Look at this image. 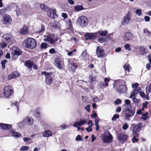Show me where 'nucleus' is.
Masks as SVG:
<instances>
[{
    "label": "nucleus",
    "mask_w": 151,
    "mask_h": 151,
    "mask_svg": "<svg viewBox=\"0 0 151 151\" xmlns=\"http://www.w3.org/2000/svg\"><path fill=\"white\" fill-rule=\"evenodd\" d=\"M98 36L97 33H87L85 35L86 40L94 39Z\"/></svg>",
    "instance_id": "obj_18"
},
{
    "label": "nucleus",
    "mask_w": 151,
    "mask_h": 151,
    "mask_svg": "<svg viewBox=\"0 0 151 151\" xmlns=\"http://www.w3.org/2000/svg\"><path fill=\"white\" fill-rule=\"evenodd\" d=\"M1 39L3 41H4L8 43L12 40L13 38L11 35L6 34L3 35Z\"/></svg>",
    "instance_id": "obj_15"
},
{
    "label": "nucleus",
    "mask_w": 151,
    "mask_h": 151,
    "mask_svg": "<svg viewBox=\"0 0 151 151\" xmlns=\"http://www.w3.org/2000/svg\"><path fill=\"white\" fill-rule=\"evenodd\" d=\"M11 17L8 14H5L3 16L2 22L3 24H10L12 22Z\"/></svg>",
    "instance_id": "obj_13"
},
{
    "label": "nucleus",
    "mask_w": 151,
    "mask_h": 151,
    "mask_svg": "<svg viewBox=\"0 0 151 151\" xmlns=\"http://www.w3.org/2000/svg\"><path fill=\"white\" fill-rule=\"evenodd\" d=\"M124 47L126 50L129 51H130L131 49V45L129 44H125L124 46Z\"/></svg>",
    "instance_id": "obj_38"
},
{
    "label": "nucleus",
    "mask_w": 151,
    "mask_h": 151,
    "mask_svg": "<svg viewBox=\"0 0 151 151\" xmlns=\"http://www.w3.org/2000/svg\"><path fill=\"white\" fill-rule=\"evenodd\" d=\"M41 74L45 76V82L47 84L50 85L52 83L53 78L50 76V73L43 71L42 72Z\"/></svg>",
    "instance_id": "obj_8"
},
{
    "label": "nucleus",
    "mask_w": 151,
    "mask_h": 151,
    "mask_svg": "<svg viewBox=\"0 0 151 151\" xmlns=\"http://www.w3.org/2000/svg\"><path fill=\"white\" fill-rule=\"evenodd\" d=\"M133 102L135 104V105L138 106L140 102V100L139 99L134 98L132 99Z\"/></svg>",
    "instance_id": "obj_29"
},
{
    "label": "nucleus",
    "mask_w": 151,
    "mask_h": 151,
    "mask_svg": "<svg viewBox=\"0 0 151 151\" xmlns=\"http://www.w3.org/2000/svg\"><path fill=\"white\" fill-rule=\"evenodd\" d=\"M134 37L133 35L130 32H125L122 37L123 40L124 41H127L132 40Z\"/></svg>",
    "instance_id": "obj_14"
},
{
    "label": "nucleus",
    "mask_w": 151,
    "mask_h": 151,
    "mask_svg": "<svg viewBox=\"0 0 151 151\" xmlns=\"http://www.w3.org/2000/svg\"><path fill=\"white\" fill-rule=\"evenodd\" d=\"M82 139L81 137L79 135H78L76 137L75 140L76 141H81Z\"/></svg>",
    "instance_id": "obj_57"
},
{
    "label": "nucleus",
    "mask_w": 151,
    "mask_h": 151,
    "mask_svg": "<svg viewBox=\"0 0 151 151\" xmlns=\"http://www.w3.org/2000/svg\"><path fill=\"white\" fill-rule=\"evenodd\" d=\"M91 126H88L86 128V129L87 132H92V131Z\"/></svg>",
    "instance_id": "obj_52"
},
{
    "label": "nucleus",
    "mask_w": 151,
    "mask_h": 151,
    "mask_svg": "<svg viewBox=\"0 0 151 151\" xmlns=\"http://www.w3.org/2000/svg\"><path fill=\"white\" fill-rule=\"evenodd\" d=\"M44 40L45 41L50 42L51 44H54L58 40V37L55 38L54 36L52 35L49 34L44 36Z\"/></svg>",
    "instance_id": "obj_10"
},
{
    "label": "nucleus",
    "mask_w": 151,
    "mask_h": 151,
    "mask_svg": "<svg viewBox=\"0 0 151 151\" xmlns=\"http://www.w3.org/2000/svg\"><path fill=\"white\" fill-rule=\"evenodd\" d=\"M15 11L16 12V14L17 16H19L21 15L20 9L17 6H16Z\"/></svg>",
    "instance_id": "obj_36"
},
{
    "label": "nucleus",
    "mask_w": 151,
    "mask_h": 151,
    "mask_svg": "<svg viewBox=\"0 0 151 151\" xmlns=\"http://www.w3.org/2000/svg\"><path fill=\"white\" fill-rule=\"evenodd\" d=\"M19 103L18 102H15L14 103H13L12 104V105L13 106H16L17 109V111H18L19 110Z\"/></svg>",
    "instance_id": "obj_54"
},
{
    "label": "nucleus",
    "mask_w": 151,
    "mask_h": 151,
    "mask_svg": "<svg viewBox=\"0 0 151 151\" xmlns=\"http://www.w3.org/2000/svg\"><path fill=\"white\" fill-rule=\"evenodd\" d=\"M96 55L98 58H101L105 55V52L101 47L97 46L96 49Z\"/></svg>",
    "instance_id": "obj_16"
},
{
    "label": "nucleus",
    "mask_w": 151,
    "mask_h": 151,
    "mask_svg": "<svg viewBox=\"0 0 151 151\" xmlns=\"http://www.w3.org/2000/svg\"><path fill=\"white\" fill-rule=\"evenodd\" d=\"M25 64L26 66L28 67L29 68H31L33 65V63L29 61H26Z\"/></svg>",
    "instance_id": "obj_33"
},
{
    "label": "nucleus",
    "mask_w": 151,
    "mask_h": 151,
    "mask_svg": "<svg viewBox=\"0 0 151 151\" xmlns=\"http://www.w3.org/2000/svg\"><path fill=\"white\" fill-rule=\"evenodd\" d=\"M86 55L87 53L86 52V51H84L81 54L80 58L82 60L86 58Z\"/></svg>",
    "instance_id": "obj_37"
},
{
    "label": "nucleus",
    "mask_w": 151,
    "mask_h": 151,
    "mask_svg": "<svg viewBox=\"0 0 151 151\" xmlns=\"http://www.w3.org/2000/svg\"><path fill=\"white\" fill-rule=\"evenodd\" d=\"M146 93L147 96L149 95V93H151V83L147 86L146 87Z\"/></svg>",
    "instance_id": "obj_28"
},
{
    "label": "nucleus",
    "mask_w": 151,
    "mask_h": 151,
    "mask_svg": "<svg viewBox=\"0 0 151 151\" xmlns=\"http://www.w3.org/2000/svg\"><path fill=\"white\" fill-rule=\"evenodd\" d=\"M98 34H99L100 35L102 36H105L108 33V31L106 30L104 31H99L97 32Z\"/></svg>",
    "instance_id": "obj_26"
},
{
    "label": "nucleus",
    "mask_w": 151,
    "mask_h": 151,
    "mask_svg": "<svg viewBox=\"0 0 151 151\" xmlns=\"http://www.w3.org/2000/svg\"><path fill=\"white\" fill-rule=\"evenodd\" d=\"M29 149V147L27 146H22L20 148V150L22 151H26Z\"/></svg>",
    "instance_id": "obj_39"
},
{
    "label": "nucleus",
    "mask_w": 151,
    "mask_h": 151,
    "mask_svg": "<svg viewBox=\"0 0 151 151\" xmlns=\"http://www.w3.org/2000/svg\"><path fill=\"white\" fill-rule=\"evenodd\" d=\"M66 25L68 27V29H73L72 23L70 20H69L67 22Z\"/></svg>",
    "instance_id": "obj_32"
},
{
    "label": "nucleus",
    "mask_w": 151,
    "mask_h": 151,
    "mask_svg": "<svg viewBox=\"0 0 151 151\" xmlns=\"http://www.w3.org/2000/svg\"><path fill=\"white\" fill-rule=\"evenodd\" d=\"M133 91L135 93H136V94H137L141 91V89L140 88H135L133 90Z\"/></svg>",
    "instance_id": "obj_47"
},
{
    "label": "nucleus",
    "mask_w": 151,
    "mask_h": 151,
    "mask_svg": "<svg viewBox=\"0 0 151 151\" xmlns=\"http://www.w3.org/2000/svg\"><path fill=\"white\" fill-rule=\"evenodd\" d=\"M52 135V132L49 130L45 131L42 134V135L44 137H51Z\"/></svg>",
    "instance_id": "obj_20"
},
{
    "label": "nucleus",
    "mask_w": 151,
    "mask_h": 151,
    "mask_svg": "<svg viewBox=\"0 0 151 151\" xmlns=\"http://www.w3.org/2000/svg\"><path fill=\"white\" fill-rule=\"evenodd\" d=\"M47 44L45 42L42 43L40 45L41 49H45L47 48Z\"/></svg>",
    "instance_id": "obj_40"
},
{
    "label": "nucleus",
    "mask_w": 151,
    "mask_h": 151,
    "mask_svg": "<svg viewBox=\"0 0 151 151\" xmlns=\"http://www.w3.org/2000/svg\"><path fill=\"white\" fill-rule=\"evenodd\" d=\"M76 22L80 27H85L87 25L88 21L86 17L84 16H81L77 19Z\"/></svg>",
    "instance_id": "obj_2"
},
{
    "label": "nucleus",
    "mask_w": 151,
    "mask_h": 151,
    "mask_svg": "<svg viewBox=\"0 0 151 151\" xmlns=\"http://www.w3.org/2000/svg\"><path fill=\"white\" fill-rule=\"evenodd\" d=\"M23 44L26 47L31 49L34 48L37 45V42L35 40L31 38L26 39Z\"/></svg>",
    "instance_id": "obj_1"
},
{
    "label": "nucleus",
    "mask_w": 151,
    "mask_h": 151,
    "mask_svg": "<svg viewBox=\"0 0 151 151\" xmlns=\"http://www.w3.org/2000/svg\"><path fill=\"white\" fill-rule=\"evenodd\" d=\"M87 123L88 125H89V126H93L94 125L93 122L91 120H89L88 122L87 121Z\"/></svg>",
    "instance_id": "obj_58"
},
{
    "label": "nucleus",
    "mask_w": 151,
    "mask_h": 151,
    "mask_svg": "<svg viewBox=\"0 0 151 151\" xmlns=\"http://www.w3.org/2000/svg\"><path fill=\"white\" fill-rule=\"evenodd\" d=\"M87 122V120L86 118L81 119L74 123L73 126L75 127H77L78 126H81L86 124Z\"/></svg>",
    "instance_id": "obj_12"
},
{
    "label": "nucleus",
    "mask_w": 151,
    "mask_h": 151,
    "mask_svg": "<svg viewBox=\"0 0 151 151\" xmlns=\"http://www.w3.org/2000/svg\"><path fill=\"white\" fill-rule=\"evenodd\" d=\"M0 127L2 129L6 130L11 128L12 126L10 124L1 123Z\"/></svg>",
    "instance_id": "obj_22"
},
{
    "label": "nucleus",
    "mask_w": 151,
    "mask_h": 151,
    "mask_svg": "<svg viewBox=\"0 0 151 151\" xmlns=\"http://www.w3.org/2000/svg\"><path fill=\"white\" fill-rule=\"evenodd\" d=\"M68 62L69 70L73 72H74L77 67V65L73 62L72 59H68Z\"/></svg>",
    "instance_id": "obj_11"
},
{
    "label": "nucleus",
    "mask_w": 151,
    "mask_h": 151,
    "mask_svg": "<svg viewBox=\"0 0 151 151\" xmlns=\"http://www.w3.org/2000/svg\"><path fill=\"white\" fill-rule=\"evenodd\" d=\"M127 136L124 133L119 134L117 136L118 141L120 143H123L126 141Z\"/></svg>",
    "instance_id": "obj_17"
},
{
    "label": "nucleus",
    "mask_w": 151,
    "mask_h": 151,
    "mask_svg": "<svg viewBox=\"0 0 151 151\" xmlns=\"http://www.w3.org/2000/svg\"><path fill=\"white\" fill-rule=\"evenodd\" d=\"M91 105L89 104L87 105L86 106L85 108V109L88 112H89L90 111V107Z\"/></svg>",
    "instance_id": "obj_60"
},
{
    "label": "nucleus",
    "mask_w": 151,
    "mask_h": 151,
    "mask_svg": "<svg viewBox=\"0 0 151 151\" xmlns=\"http://www.w3.org/2000/svg\"><path fill=\"white\" fill-rule=\"evenodd\" d=\"M143 32L146 35L148 36L150 34V32L147 29H145L143 30Z\"/></svg>",
    "instance_id": "obj_56"
},
{
    "label": "nucleus",
    "mask_w": 151,
    "mask_h": 151,
    "mask_svg": "<svg viewBox=\"0 0 151 151\" xmlns=\"http://www.w3.org/2000/svg\"><path fill=\"white\" fill-rule=\"evenodd\" d=\"M119 117V115L118 114H114L112 118V120L113 121H114L116 120Z\"/></svg>",
    "instance_id": "obj_51"
},
{
    "label": "nucleus",
    "mask_w": 151,
    "mask_h": 151,
    "mask_svg": "<svg viewBox=\"0 0 151 151\" xmlns=\"http://www.w3.org/2000/svg\"><path fill=\"white\" fill-rule=\"evenodd\" d=\"M136 137H133V138L132 139V141L133 143L136 142L138 141V139Z\"/></svg>",
    "instance_id": "obj_63"
},
{
    "label": "nucleus",
    "mask_w": 151,
    "mask_h": 151,
    "mask_svg": "<svg viewBox=\"0 0 151 151\" xmlns=\"http://www.w3.org/2000/svg\"><path fill=\"white\" fill-rule=\"evenodd\" d=\"M97 116V114L95 112L93 114L91 115V118L92 119H95V118Z\"/></svg>",
    "instance_id": "obj_64"
},
{
    "label": "nucleus",
    "mask_w": 151,
    "mask_h": 151,
    "mask_svg": "<svg viewBox=\"0 0 151 151\" xmlns=\"http://www.w3.org/2000/svg\"><path fill=\"white\" fill-rule=\"evenodd\" d=\"M139 95L142 98H145V94L144 92L143 91L140 92L139 93Z\"/></svg>",
    "instance_id": "obj_62"
},
{
    "label": "nucleus",
    "mask_w": 151,
    "mask_h": 151,
    "mask_svg": "<svg viewBox=\"0 0 151 151\" xmlns=\"http://www.w3.org/2000/svg\"><path fill=\"white\" fill-rule=\"evenodd\" d=\"M7 44L4 41H3L1 39V42H0V48H2L6 47Z\"/></svg>",
    "instance_id": "obj_31"
},
{
    "label": "nucleus",
    "mask_w": 151,
    "mask_h": 151,
    "mask_svg": "<svg viewBox=\"0 0 151 151\" xmlns=\"http://www.w3.org/2000/svg\"><path fill=\"white\" fill-rule=\"evenodd\" d=\"M148 117V113L147 112H146L145 114H142L141 119H143L144 120H145Z\"/></svg>",
    "instance_id": "obj_34"
},
{
    "label": "nucleus",
    "mask_w": 151,
    "mask_h": 151,
    "mask_svg": "<svg viewBox=\"0 0 151 151\" xmlns=\"http://www.w3.org/2000/svg\"><path fill=\"white\" fill-rule=\"evenodd\" d=\"M124 102L125 104L127 105H128L129 106L130 108H131L132 107V106L131 105H130V104L131 103V102L130 100L129 99H126L124 100Z\"/></svg>",
    "instance_id": "obj_43"
},
{
    "label": "nucleus",
    "mask_w": 151,
    "mask_h": 151,
    "mask_svg": "<svg viewBox=\"0 0 151 151\" xmlns=\"http://www.w3.org/2000/svg\"><path fill=\"white\" fill-rule=\"evenodd\" d=\"M75 9L77 11H81L83 9V7L82 5H76L74 7Z\"/></svg>",
    "instance_id": "obj_35"
},
{
    "label": "nucleus",
    "mask_w": 151,
    "mask_h": 151,
    "mask_svg": "<svg viewBox=\"0 0 151 151\" xmlns=\"http://www.w3.org/2000/svg\"><path fill=\"white\" fill-rule=\"evenodd\" d=\"M12 74L14 78L17 77L19 76V73L17 71H14Z\"/></svg>",
    "instance_id": "obj_45"
},
{
    "label": "nucleus",
    "mask_w": 151,
    "mask_h": 151,
    "mask_svg": "<svg viewBox=\"0 0 151 151\" xmlns=\"http://www.w3.org/2000/svg\"><path fill=\"white\" fill-rule=\"evenodd\" d=\"M41 9L44 11L47 12L48 15L51 18H54V16L56 15L55 14V10H50L49 8L46 5L42 4L40 5Z\"/></svg>",
    "instance_id": "obj_3"
},
{
    "label": "nucleus",
    "mask_w": 151,
    "mask_h": 151,
    "mask_svg": "<svg viewBox=\"0 0 151 151\" xmlns=\"http://www.w3.org/2000/svg\"><path fill=\"white\" fill-rule=\"evenodd\" d=\"M117 91L119 93H124L127 91L126 86L124 85H122L119 86V88H117Z\"/></svg>",
    "instance_id": "obj_23"
},
{
    "label": "nucleus",
    "mask_w": 151,
    "mask_h": 151,
    "mask_svg": "<svg viewBox=\"0 0 151 151\" xmlns=\"http://www.w3.org/2000/svg\"><path fill=\"white\" fill-rule=\"evenodd\" d=\"M125 119L126 120L129 121L130 118L134 116L135 113V110H132L130 108H127L126 109L124 112Z\"/></svg>",
    "instance_id": "obj_6"
},
{
    "label": "nucleus",
    "mask_w": 151,
    "mask_h": 151,
    "mask_svg": "<svg viewBox=\"0 0 151 151\" xmlns=\"http://www.w3.org/2000/svg\"><path fill=\"white\" fill-rule=\"evenodd\" d=\"M28 27L27 26H24L20 29V32L22 35H25L28 33Z\"/></svg>",
    "instance_id": "obj_21"
},
{
    "label": "nucleus",
    "mask_w": 151,
    "mask_h": 151,
    "mask_svg": "<svg viewBox=\"0 0 151 151\" xmlns=\"http://www.w3.org/2000/svg\"><path fill=\"white\" fill-rule=\"evenodd\" d=\"M101 139L104 142L109 143L112 140V136L109 132H105L102 135Z\"/></svg>",
    "instance_id": "obj_4"
},
{
    "label": "nucleus",
    "mask_w": 151,
    "mask_h": 151,
    "mask_svg": "<svg viewBox=\"0 0 151 151\" xmlns=\"http://www.w3.org/2000/svg\"><path fill=\"white\" fill-rule=\"evenodd\" d=\"M140 130V126L139 125H137L135 126L133 128V132H137L138 131Z\"/></svg>",
    "instance_id": "obj_42"
},
{
    "label": "nucleus",
    "mask_w": 151,
    "mask_h": 151,
    "mask_svg": "<svg viewBox=\"0 0 151 151\" xmlns=\"http://www.w3.org/2000/svg\"><path fill=\"white\" fill-rule=\"evenodd\" d=\"M139 86V84L137 83H134L132 85V87L133 88H137V87Z\"/></svg>",
    "instance_id": "obj_61"
},
{
    "label": "nucleus",
    "mask_w": 151,
    "mask_h": 151,
    "mask_svg": "<svg viewBox=\"0 0 151 151\" xmlns=\"http://www.w3.org/2000/svg\"><path fill=\"white\" fill-rule=\"evenodd\" d=\"M26 120L27 121L28 124L31 125L34 123V119L31 117H27Z\"/></svg>",
    "instance_id": "obj_27"
},
{
    "label": "nucleus",
    "mask_w": 151,
    "mask_h": 151,
    "mask_svg": "<svg viewBox=\"0 0 151 151\" xmlns=\"http://www.w3.org/2000/svg\"><path fill=\"white\" fill-rule=\"evenodd\" d=\"M124 68L125 70H127L128 72H129L131 68L128 64H126L124 67Z\"/></svg>",
    "instance_id": "obj_41"
},
{
    "label": "nucleus",
    "mask_w": 151,
    "mask_h": 151,
    "mask_svg": "<svg viewBox=\"0 0 151 151\" xmlns=\"http://www.w3.org/2000/svg\"><path fill=\"white\" fill-rule=\"evenodd\" d=\"M55 65L59 69H62L64 67V63L60 61L58 58H56L55 60Z\"/></svg>",
    "instance_id": "obj_19"
},
{
    "label": "nucleus",
    "mask_w": 151,
    "mask_h": 151,
    "mask_svg": "<svg viewBox=\"0 0 151 151\" xmlns=\"http://www.w3.org/2000/svg\"><path fill=\"white\" fill-rule=\"evenodd\" d=\"M17 6L15 3H11L7 5L6 8V10L10 11L14 7Z\"/></svg>",
    "instance_id": "obj_24"
},
{
    "label": "nucleus",
    "mask_w": 151,
    "mask_h": 151,
    "mask_svg": "<svg viewBox=\"0 0 151 151\" xmlns=\"http://www.w3.org/2000/svg\"><path fill=\"white\" fill-rule=\"evenodd\" d=\"M110 79L107 78H106L104 79V81L105 83V86H108V83L110 81Z\"/></svg>",
    "instance_id": "obj_44"
},
{
    "label": "nucleus",
    "mask_w": 151,
    "mask_h": 151,
    "mask_svg": "<svg viewBox=\"0 0 151 151\" xmlns=\"http://www.w3.org/2000/svg\"><path fill=\"white\" fill-rule=\"evenodd\" d=\"M12 136L14 137H18L20 136L21 135L20 134L17 132L14 131H11L10 132Z\"/></svg>",
    "instance_id": "obj_30"
},
{
    "label": "nucleus",
    "mask_w": 151,
    "mask_h": 151,
    "mask_svg": "<svg viewBox=\"0 0 151 151\" xmlns=\"http://www.w3.org/2000/svg\"><path fill=\"white\" fill-rule=\"evenodd\" d=\"M98 41L101 43H103L106 42V40L105 38L99 37L98 39Z\"/></svg>",
    "instance_id": "obj_49"
},
{
    "label": "nucleus",
    "mask_w": 151,
    "mask_h": 151,
    "mask_svg": "<svg viewBox=\"0 0 151 151\" xmlns=\"http://www.w3.org/2000/svg\"><path fill=\"white\" fill-rule=\"evenodd\" d=\"M142 11L140 9H137L135 10V13L138 16H140L142 14Z\"/></svg>",
    "instance_id": "obj_50"
},
{
    "label": "nucleus",
    "mask_w": 151,
    "mask_h": 151,
    "mask_svg": "<svg viewBox=\"0 0 151 151\" xmlns=\"http://www.w3.org/2000/svg\"><path fill=\"white\" fill-rule=\"evenodd\" d=\"M136 93H135L133 91L131 93L130 95L129 96V98L131 99L135 98Z\"/></svg>",
    "instance_id": "obj_48"
},
{
    "label": "nucleus",
    "mask_w": 151,
    "mask_h": 151,
    "mask_svg": "<svg viewBox=\"0 0 151 151\" xmlns=\"http://www.w3.org/2000/svg\"><path fill=\"white\" fill-rule=\"evenodd\" d=\"M45 29L43 25H41L39 29H37L36 32V33H37L40 35H42L43 33L45 31Z\"/></svg>",
    "instance_id": "obj_25"
},
{
    "label": "nucleus",
    "mask_w": 151,
    "mask_h": 151,
    "mask_svg": "<svg viewBox=\"0 0 151 151\" xmlns=\"http://www.w3.org/2000/svg\"><path fill=\"white\" fill-rule=\"evenodd\" d=\"M13 88L11 86L5 87L3 90L4 96L7 98H9L13 93Z\"/></svg>",
    "instance_id": "obj_7"
},
{
    "label": "nucleus",
    "mask_w": 151,
    "mask_h": 151,
    "mask_svg": "<svg viewBox=\"0 0 151 151\" xmlns=\"http://www.w3.org/2000/svg\"><path fill=\"white\" fill-rule=\"evenodd\" d=\"M10 50L12 54V58L14 59L17 58L18 56L22 54V51H20L18 48L16 47H11Z\"/></svg>",
    "instance_id": "obj_5"
},
{
    "label": "nucleus",
    "mask_w": 151,
    "mask_h": 151,
    "mask_svg": "<svg viewBox=\"0 0 151 151\" xmlns=\"http://www.w3.org/2000/svg\"><path fill=\"white\" fill-rule=\"evenodd\" d=\"M128 127L129 126L127 123H125L122 126V129L124 130H125L127 129Z\"/></svg>",
    "instance_id": "obj_53"
},
{
    "label": "nucleus",
    "mask_w": 151,
    "mask_h": 151,
    "mask_svg": "<svg viewBox=\"0 0 151 151\" xmlns=\"http://www.w3.org/2000/svg\"><path fill=\"white\" fill-rule=\"evenodd\" d=\"M7 11L6 8L4 9H2L0 10V15H2L4 13L5 11Z\"/></svg>",
    "instance_id": "obj_59"
},
{
    "label": "nucleus",
    "mask_w": 151,
    "mask_h": 151,
    "mask_svg": "<svg viewBox=\"0 0 151 151\" xmlns=\"http://www.w3.org/2000/svg\"><path fill=\"white\" fill-rule=\"evenodd\" d=\"M69 127L68 125H66L65 124H62L60 126V127L62 129L64 130L67 128H68Z\"/></svg>",
    "instance_id": "obj_46"
},
{
    "label": "nucleus",
    "mask_w": 151,
    "mask_h": 151,
    "mask_svg": "<svg viewBox=\"0 0 151 151\" xmlns=\"http://www.w3.org/2000/svg\"><path fill=\"white\" fill-rule=\"evenodd\" d=\"M131 13L129 11L127 14L123 17L122 21V24L126 25L128 24L131 19Z\"/></svg>",
    "instance_id": "obj_9"
},
{
    "label": "nucleus",
    "mask_w": 151,
    "mask_h": 151,
    "mask_svg": "<svg viewBox=\"0 0 151 151\" xmlns=\"http://www.w3.org/2000/svg\"><path fill=\"white\" fill-rule=\"evenodd\" d=\"M122 102L121 100L120 99H117L115 101V104L118 105L121 104Z\"/></svg>",
    "instance_id": "obj_55"
}]
</instances>
